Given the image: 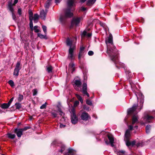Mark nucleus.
I'll list each match as a JSON object with an SVG mask.
<instances>
[{
  "label": "nucleus",
  "instance_id": "nucleus-1",
  "mask_svg": "<svg viewBox=\"0 0 155 155\" xmlns=\"http://www.w3.org/2000/svg\"><path fill=\"white\" fill-rule=\"evenodd\" d=\"M107 45V53L110 57L111 60L116 64L118 61L119 54L117 50L113 45V36L111 34L109 35L107 40L105 41Z\"/></svg>",
  "mask_w": 155,
  "mask_h": 155
},
{
  "label": "nucleus",
  "instance_id": "nucleus-2",
  "mask_svg": "<svg viewBox=\"0 0 155 155\" xmlns=\"http://www.w3.org/2000/svg\"><path fill=\"white\" fill-rule=\"evenodd\" d=\"M74 0H68L67 7L64 10V15H61L59 18V21L61 24L65 25L67 21V18L72 17L73 14L72 12L75 10Z\"/></svg>",
  "mask_w": 155,
  "mask_h": 155
},
{
  "label": "nucleus",
  "instance_id": "nucleus-3",
  "mask_svg": "<svg viewBox=\"0 0 155 155\" xmlns=\"http://www.w3.org/2000/svg\"><path fill=\"white\" fill-rule=\"evenodd\" d=\"M131 138V134L129 130H126L124 137V140L126 144L127 147H130L131 146H134L135 145L136 141L135 140L132 142L130 141Z\"/></svg>",
  "mask_w": 155,
  "mask_h": 155
},
{
  "label": "nucleus",
  "instance_id": "nucleus-4",
  "mask_svg": "<svg viewBox=\"0 0 155 155\" xmlns=\"http://www.w3.org/2000/svg\"><path fill=\"white\" fill-rule=\"evenodd\" d=\"M70 112L71 114V122L72 124H75L77 123L78 118L76 115L74 109L72 108Z\"/></svg>",
  "mask_w": 155,
  "mask_h": 155
},
{
  "label": "nucleus",
  "instance_id": "nucleus-5",
  "mask_svg": "<svg viewBox=\"0 0 155 155\" xmlns=\"http://www.w3.org/2000/svg\"><path fill=\"white\" fill-rule=\"evenodd\" d=\"M82 18V17L73 18L71 21L70 28L73 27L74 25H77L79 24Z\"/></svg>",
  "mask_w": 155,
  "mask_h": 155
},
{
  "label": "nucleus",
  "instance_id": "nucleus-6",
  "mask_svg": "<svg viewBox=\"0 0 155 155\" xmlns=\"http://www.w3.org/2000/svg\"><path fill=\"white\" fill-rule=\"evenodd\" d=\"M82 92L84 95H86L88 97L90 95L87 92V85L86 83H84L82 84Z\"/></svg>",
  "mask_w": 155,
  "mask_h": 155
},
{
  "label": "nucleus",
  "instance_id": "nucleus-7",
  "mask_svg": "<svg viewBox=\"0 0 155 155\" xmlns=\"http://www.w3.org/2000/svg\"><path fill=\"white\" fill-rule=\"evenodd\" d=\"M74 47H70L69 50V54L68 58L71 60L74 59L73 56L74 50Z\"/></svg>",
  "mask_w": 155,
  "mask_h": 155
},
{
  "label": "nucleus",
  "instance_id": "nucleus-8",
  "mask_svg": "<svg viewBox=\"0 0 155 155\" xmlns=\"http://www.w3.org/2000/svg\"><path fill=\"white\" fill-rule=\"evenodd\" d=\"M80 117L82 120L85 121H87L88 120L89 117L90 118H91L89 114L86 112L82 113L81 114Z\"/></svg>",
  "mask_w": 155,
  "mask_h": 155
},
{
  "label": "nucleus",
  "instance_id": "nucleus-9",
  "mask_svg": "<svg viewBox=\"0 0 155 155\" xmlns=\"http://www.w3.org/2000/svg\"><path fill=\"white\" fill-rule=\"evenodd\" d=\"M23 131L21 128H16L14 130V133L16 134L18 137H20L23 135Z\"/></svg>",
  "mask_w": 155,
  "mask_h": 155
},
{
  "label": "nucleus",
  "instance_id": "nucleus-10",
  "mask_svg": "<svg viewBox=\"0 0 155 155\" xmlns=\"http://www.w3.org/2000/svg\"><path fill=\"white\" fill-rule=\"evenodd\" d=\"M137 106V104H134L131 108L128 109L127 110L128 114H133L136 110Z\"/></svg>",
  "mask_w": 155,
  "mask_h": 155
},
{
  "label": "nucleus",
  "instance_id": "nucleus-11",
  "mask_svg": "<svg viewBox=\"0 0 155 155\" xmlns=\"http://www.w3.org/2000/svg\"><path fill=\"white\" fill-rule=\"evenodd\" d=\"M46 15V12H45V11L44 10H42L41 11L40 17L41 19L44 20H45Z\"/></svg>",
  "mask_w": 155,
  "mask_h": 155
},
{
  "label": "nucleus",
  "instance_id": "nucleus-12",
  "mask_svg": "<svg viewBox=\"0 0 155 155\" xmlns=\"http://www.w3.org/2000/svg\"><path fill=\"white\" fill-rule=\"evenodd\" d=\"M74 83V86H76L79 87H81L82 85V83L80 80H75Z\"/></svg>",
  "mask_w": 155,
  "mask_h": 155
},
{
  "label": "nucleus",
  "instance_id": "nucleus-13",
  "mask_svg": "<svg viewBox=\"0 0 155 155\" xmlns=\"http://www.w3.org/2000/svg\"><path fill=\"white\" fill-rule=\"evenodd\" d=\"M22 68V65L21 64L20 61H18L16 64L15 69L20 70Z\"/></svg>",
  "mask_w": 155,
  "mask_h": 155
},
{
  "label": "nucleus",
  "instance_id": "nucleus-14",
  "mask_svg": "<svg viewBox=\"0 0 155 155\" xmlns=\"http://www.w3.org/2000/svg\"><path fill=\"white\" fill-rule=\"evenodd\" d=\"M52 0H47L45 3V7L46 8L48 9L51 5Z\"/></svg>",
  "mask_w": 155,
  "mask_h": 155
},
{
  "label": "nucleus",
  "instance_id": "nucleus-15",
  "mask_svg": "<svg viewBox=\"0 0 155 155\" xmlns=\"http://www.w3.org/2000/svg\"><path fill=\"white\" fill-rule=\"evenodd\" d=\"M145 118L146 119L147 122H150V120L153 119V117L152 116H150L147 114L145 116Z\"/></svg>",
  "mask_w": 155,
  "mask_h": 155
},
{
  "label": "nucleus",
  "instance_id": "nucleus-16",
  "mask_svg": "<svg viewBox=\"0 0 155 155\" xmlns=\"http://www.w3.org/2000/svg\"><path fill=\"white\" fill-rule=\"evenodd\" d=\"M10 106V105L8 104V103H3L2 104L1 106H0L1 108L3 109H6L8 108Z\"/></svg>",
  "mask_w": 155,
  "mask_h": 155
},
{
  "label": "nucleus",
  "instance_id": "nucleus-17",
  "mask_svg": "<svg viewBox=\"0 0 155 155\" xmlns=\"http://www.w3.org/2000/svg\"><path fill=\"white\" fill-rule=\"evenodd\" d=\"M53 69V68L50 65H49L48 66L46 67V71L49 73H50L52 72V71Z\"/></svg>",
  "mask_w": 155,
  "mask_h": 155
},
{
  "label": "nucleus",
  "instance_id": "nucleus-18",
  "mask_svg": "<svg viewBox=\"0 0 155 155\" xmlns=\"http://www.w3.org/2000/svg\"><path fill=\"white\" fill-rule=\"evenodd\" d=\"M13 4L11 2H9L8 4V8L9 10L12 13L13 12L14 9L12 7Z\"/></svg>",
  "mask_w": 155,
  "mask_h": 155
},
{
  "label": "nucleus",
  "instance_id": "nucleus-19",
  "mask_svg": "<svg viewBox=\"0 0 155 155\" xmlns=\"http://www.w3.org/2000/svg\"><path fill=\"white\" fill-rule=\"evenodd\" d=\"M38 36L40 38L42 39H48V37H47L46 35H43L41 33H38Z\"/></svg>",
  "mask_w": 155,
  "mask_h": 155
},
{
  "label": "nucleus",
  "instance_id": "nucleus-20",
  "mask_svg": "<svg viewBox=\"0 0 155 155\" xmlns=\"http://www.w3.org/2000/svg\"><path fill=\"white\" fill-rule=\"evenodd\" d=\"M56 112L57 111L55 110H52L51 112V115L53 118H54L57 117V114Z\"/></svg>",
  "mask_w": 155,
  "mask_h": 155
},
{
  "label": "nucleus",
  "instance_id": "nucleus-21",
  "mask_svg": "<svg viewBox=\"0 0 155 155\" xmlns=\"http://www.w3.org/2000/svg\"><path fill=\"white\" fill-rule=\"evenodd\" d=\"M96 0H88L86 3L87 5L91 6L95 2Z\"/></svg>",
  "mask_w": 155,
  "mask_h": 155
},
{
  "label": "nucleus",
  "instance_id": "nucleus-22",
  "mask_svg": "<svg viewBox=\"0 0 155 155\" xmlns=\"http://www.w3.org/2000/svg\"><path fill=\"white\" fill-rule=\"evenodd\" d=\"M107 136L110 142L114 141V138L113 135L111 134H108Z\"/></svg>",
  "mask_w": 155,
  "mask_h": 155
},
{
  "label": "nucleus",
  "instance_id": "nucleus-23",
  "mask_svg": "<svg viewBox=\"0 0 155 155\" xmlns=\"http://www.w3.org/2000/svg\"><path fill=\"white\" fill-rule=\"evenodd\" d=\"M33 13L31 10H29V20H33Z\"/></svg>",
  "mask_w": 155,
  "mask_h": 155
},
{
  "label": "nucleus",
  "instance_id": "nucleus-24",
  "mask_svg": "<svg viewBox=\"0 0 155 155\" xmlns=\"http://www.w3.org/2000/svg\"><path fill=\"white\" fill-rule=\"evenodd\" d=\"M7 135L9 138L12 139H14L15 137V134H12L11 133H8Z\"/></svg>",
  "mask_w": 155,
  "mask_h": 155
},
{
  "label": "nucleus",
  "instance_id": "nucleus-25",
  "mask_svg": "<svg viewBox=\"0 0 155 155\" xmlns=\"http://www.w3.org/2000/svg\"><path fill=\"white\" fill-rule=\"evenodd\" d=\"M129 83L132 90H134L135 89L137 88L135 84L132 81H130Z\"/></svg>",
  "mask_w": 155,
  "mask_h": 155
},
{
  "label": "nucleus",
  "instance_id": "nucleus-26",
  "mask_svg": "<svg viewBox=\"0 0 155 155\" xmlns=\"http://www.w3.org/2000/svg\"><path fill=\"white\" fill-rule=\"evenodd\" d=\"M39 17V15L37 14H35L34 15L33 17V20L34 22H35L36 21H38Z\"/></svg>",
  "mask_w": 155,
  "mask_h": 155
},
{
  "label": "nucleus",
  "instance_id": "nucleus-27",
  "mask_svg": "<svg viewBox=\"0 0 155 155\" xmlns=\"http://www.w3.org/2000/svg\"><path fill=\"white\" fill-rule=\"evenodd\" d=\"M72 41L70 40L69 38H68L66 40L67 45L68 46H70V47H71V45H72Z\"/></svg>",
  "mask_w": 155,
  "mask_h": 155
},
{
  "label": "nucleus",
  "instance_id": "nucleus-28",
  "mask_svg": "<svg viewBox=\"0 0 155 155\" xmlns=\"http://www.w3.org/2000/svg\"><path fill=\"white\" fill-rule=\"evenodd\" d=\"M15 106L16 107V109L19 110L21 107V104L18 103H16L15 104Z\"/></svg>",
  "mask_w": 155,
  "mask_h": 155
},
{
  "label": "nucleus",
  "instance_id": "nucleus-29",
  "mask_svg": "<svg viewBox=\"0 0 155 155\" xmlns=\"http://www.w3.org/2000/svg\"><path fill=\"white\" fill-rule=\"evenodd\" d=\"M30 21V23H29V27L31 29V31H33L34 30V28L33 26V20H29Z\"/></svg>",
  "mask_w": 155,
  "mask_h": 155
},
{
  "label": "nucleus",
  "instance_id": "nucleus-30",
  "mask_svg": "<svg viewBox=\"0 0 155 155\" xmlns=\"http://www.w3.org/2000/svg\"><path fill=\"white\" fill-rule=\"evenodd\" d=\"M151 127V126L150 125H148L146 126V130L147 133H148L150 132Z\"/></svg>",
  "mask_w": 155,
  "mask_h": 155
},
{
  "label": "nucleus",
  "instance_id": "nucleus-31",
  "mask_svg": "<svg viewBox=\"0 0 155 155\" xmlns=\"http://www.w3.org/2000/svg\"><path fill=\"white\" fill-rule=\"evenodd\" d=\"M137 120L138 119L137 117L135 116H134L132 117V124L133 125L134 124Z\"/></svg>",
  "mask_w": 155,
  "mask_h": 155
},
{
  "label": "nucleus",
  "instance_id": "nucleus-32",
  "mask_svg": "<svg viewBox=\"0 0 155 155\" xmlns=\"http://www.w3.org/2000/svg\"><path fill=\"white\" fill-rule=\"evenodd\" d=\"M8 83L12 87H13L15 86L14 83L12 80L9 81Z\"/></svg>",
  "mask_w": 155,
  "mask_h": 155
},
{
  "label": "nucleus",
  "instance_id": "nucleus-33",
  "mask_svg": "<svg viewBox=\"0 0 155 155\" xmlns=\"http://www.w3.org/2000/svg\"><path fill=\"white\" fill-rule=\"evenodd\" d=\"M140 110L143 107V104L144 103V99L143 97V98H141L140 99Z\"/></svg>",
  "mask_w": 155,
  "mask_h": 155
},
{
  "label": "nucleus",
  "instance_id": "nucleus-34",
  "mask_svg": "<svg viewBox=\"0 0 155 155\" xmlns=\"http://www.w3.org/2000/svg\"><path fill=\"white\" fill-rule=\"evenodd\" d=\"M23 99V96L22 95L19 94L18 98V101L21 102Z\"/></svg>",
  "mask_w": 155,
  "mask_h": 155
},
{
  "label": "nucleus",
  "instance_id": "nucleus-35",
  "mask_svg": "<svg viewBox=\"0 0 155 155\" xmlns=\"http://www.w3.org/2000/svg\"><path fill=\"white\" fill-rule=\"evenodd\" d=\"M19 71L20 70L15 69L13 72L14 75H15L16 76H18L19 75Z\"/></svg>",
  "mask_w": 155,
  "mask_h": 155
},
{
  "label": "nucleus",
  "instance_id": "nucleus-36",
  "mask_svg": "<svg viewBox=\"0 0 155 155\" xmlns=\"http://www.w3.org/2000/svg\"><path fill=\"white\" fill-rule=\"evenodd\" d=\"M65 146L64 145H61V150L59 151V152L61 153H62L64 151L65 149Z\"/></svg>",
  "mask_w": 155,
  "mask_h": 155
},
{
  "label": "nucleus",
  "instance_id": "nucleus-37",
  "mask_svg": "<svg viewBox=\"0 0 155 155\" xmlns=\"http://www.w3.org/2000/svg\"><path fill=\"white\" fill-rule=\"evenodd\" d=\"M42 27L43 29V31L45 34H47V28L46 26L44 25H42Z\"/></svg>",
  "mask_w": 155,
  "mask_h": 155
},
{
  "label": "nucleus",
  "instance_id": "nucleus-38",
  "mask_svg": "<svg viewBox=\"0 0 155 155\" xmlns=\"http://www.w3.org/2000/svg\"><path fill=\"white\" fill-rule=\"evenodd\" d=\"M38 26L37 25L35 26L34 28V31L36 33H38L40 31L39 29H38Z\"/></svg>",
  "mask_w": 155,
  "mask_h": 155
},
{
  "label": "nucleus",
  "instance_id": "nucleus-39",
  "mask_svg": "<svg viewBox=\"0 0 155 155\" xmlns=\"http://www.w3.org/2000/svg\"><path fill=\"white\" fill-rule=\"evenodd\" d=\"M84 53V52H82L79 51V54H78V59L79 60H81V57L82 56Z\"/></svg>",
  "mask_w": 155,
  "mask_h": 155
},
{
  "label": "nucleus",
  "instance_id": "nucleus-40",
  "mask_svg": "<svg viewBox=\"0 0 155 155\" xmlns=\"http://www.w3.org/2000/svg\"><path fill=\"white\" fill-rule=\"evenodd\" d=\"M86 104L88 105L91 106L92 105V101L88 99L86 100Z\"/></svg>",
  "mask_w": 155,
  "mask_h": 155
},
{
  "label": "nucleus",
  "instance_id": "nucleus-41",
  "mask_svg": "<svg viewBox=\"0 0 155 155\" xmlns=\"http://www.w3.org/2000/svg\"><path fill=\"white\" fill-rule=\"evenodd\" d=\"M83 109L87 111H89L90 107L87 105H84L83 106Z\"/></svg>",
  "mask_w": 155,
  "mask_h": 155
},
{
  "label": "nucleus",
  "instance_id": "nucleus-42",
  "mask_svg": "<svg viewBox=\"0 0 155 155\" xmlns=\"http://www.w3.org/2000/svg\"><path fill=\"white\" fill-rule=\"evenodd\" d=\"M31 128V127H30V126H26V127H24V128H21L22 130V131H25V130H26L28 129H30Z\"/></svg>",
  "mask_w": 155,
  "mask_h": 155
},
{
  "label": "nucleus",
  "instance_id": "nucleus-43",
  "mask_svg": "<svg viewBox=\"0 0 155 155\" xmlns=\"http://www.w3.org/2000/svg\"><path fill=\"white\" fill-rule=\"evenodd\" d=\"M74 65H75L74 63L72 62L71 61L69 64V67L70 68H72L74 67Z\"/></svg>",
  "mask_w": 155,
  "mask_h": 155
},
{
  "label": "nucleus",
  "instance_id": "nucleus-44",
  "mask_svg": "<svg viewBox=\"0 0 155 155\" xmlns=\"http://www.w3.org/2000/svg\"><path fill=\"white\" fill-rule=\"evenodd\" d=\"M47 103V102H45L44 104H43L40 107L41 109H43L45 108L46 107V105Z\"/></svg>",
  "mask_w": 155,
  "mask_h": 155
},
{
  "label": "nucleus",
  "instance_id": "nucleus-45",
  "mask_svg": "<svg viewBox=\"0 0 155 155\" xmlns=\"http://www.w3.org/2000/svg\"><path fill=\"white\" fill-rule=\"evenodd\" d=\"M79 102L78 101H75L74 103V107H77L79 104Z\"/></svg>",
  "mask_w": 155,
  "mask_h": 155
},
{
  "label": "nucleus",
  "instance_id": "nucleus-46",
  "mask_svg": "<svg viewBox=\"0 0 155 155\" xmlns=\"http://www.w3.org/2000/svg\"><path fill=\"white\" fill-rule=\"evenodd\" d=\"M87 34V32L86 31H84L81 35V37H85L86 36Z\"/></svg>",
  "mask_w": 155,
  "mask_h": 155
},
{
  "label": "nucleus",
  "instance_id": "nucleus-47",
  "mask_svg": "<svg viewBox=\"0 0 155 155\" xmlns=\"http://www.w3.org/2000/svg\"><path fill=\"white\" fill-rule=\"evenodd\" d=\"M88 54L89 56H92L94 54V52L92 51H90L88 52Z\"/></svg>",
  "mask_w": 155,
  "mask_h": 155
},
{
  "label": "nucleus",
  "instance_id": "nucleus-48",
  "mask_svg": "<svg viewBox=\"0 0 155 155\" xmlns=\"http://www.w3.org/2000/svg\"><path fill=\"white\" fill-rule=\"evenodd\" d=\"M38 91L36 89H35L33 90V95L35 96L37 94Z\"/></svg>",
  "mask_w": 155,
  "mask_h": 155
},
{
  "label": "nucleus",
  "instance_id": "nucleus-49",
  "mask_svg": "<svg viewBox=\"0 0 155 155\" xmlns=\"http://www.w3.org/2000/svg\"><path fill=\"white\" fill-rule=\"evenodd\" d=\"M12 18L15 21L16 20V16L13 12L12 13Z\"/></svg>",
  "mask_w": 155,
  "mask_h": 155
},
{
  "label": "nucleus",
  "instance_id": "nucleus-50",
  "mask_svg": "<svg viewBox=\"0 0 155 155\" xmlns=\"http://www.w3.org/2000/svg\"><path fill=\"white\" fill-rule=\"evenodd\" d=\"M14 99V97H12L9 101L8 102V104L10 106L11 105V104L12 102L13 101V100Z\"/></svg>",
  "mask_w": 155,
  "mask_h": 155
},
{
  "label": "nucleus",
  "instance_id": "nucleus-51",
  "mask_svg": "<svg viewBox=\"0 0 155 155\" xmlns=\"http://www.w3.org/2000/svg\"><path fill=\"white\" fill-rule=\"evenodd\" d=\"M85 49V47H84L83 46L81 47L80 48V50L79 51H81L82 52H84V50Z\"/></svg>",
  "mask_w": 155,
  "mask_h": 155
},
{
  "label": "nucleus",
  "instance_id": "nucleus-52",
  "mask_svg": "<svg viewBox=\"0 0 155 155\" xmlns=\"http://www.w3.org/2000/svg\"><path fill=\"white\" fill-rule=\"evenodd\" d=\"M73 150L71 148H69L68 149V153H73Z\"/></svg>",
  "mask_w": 155,
  "mask_h": 155
},
{
  "label": "nucleus",
  "instance_id": "nucleus-53",
  "mask_svg": "<svg viewBox=\"0 0 155 155\" xmlns=\"http://www.w3.org/2000/svg\"><path fill=\"white\" fill-rule=\"evenodd\" d=\"M18 13L19 15H21V8L18 9Z\"/></svg>",
  "mask_w": 155,
  "mask_h": 155
},
{
  "label": "nucleus",
  "instance_id": "nucleus-54",
  "mask_svg": "<svg viewBox=\"0 0 155 155\" xmlns=\"http://www.w3.org/2000/svg\"><path fill=\"white\" fill-rule=\"evenodd\" d=\"M100 24L101 26L103 27H104L105 26V24L102 22H100Z\"/></svg>",
  "mask_w": 155,
  "mask_h": 155
},
{
  "label": "nucleus",
  "instance_id": "nucleus-55",
  "mask_svg": "<svg viewBox=\"0 0 155 155\" xmlns=\"http://www.w3.org/2000/svg\"><path fill=\"white\" fill-rule=\"evenodd\" d=\"M62 0H54L55 3L56 4L59 3Z\"/></svg>",
  "mask_w": 155,
  "mask_h": 155
},
{
  "label": "nucleus",
  "instance_id": "nucleus-56",
  "mask_svg": "<svg viewBox=\"0 0 155 155\" xmlns=\"http://www.w3.org/2000/svg\"><path fill=\"white\" fill-rule=\"evenodd\" d=\"M76 96L78 100H80L82 98L78 94H76Z\"/></svg>",
  "mask_w": 155,
  "mask_h": 155
},
{
  "label": "nucleus",
  "instance_id": "nucleus-57",
  "mask_svg": "<svg viewBox=\"0 0 155 155\" xmlns=\"http://www.w3.org/2000/svg\"><path fill=\"white\" fill-rule=\"evenodd\" d=\"M133 129V127L132 125H130L129 127V129L128 130H129V131L130 130H132Z\"/></svg>",
  "mask_w": 155,
  "mask_h": 155
},
{
  "label": "nucleus",
  "instance_id": "nucleus-58",
  "mask_svg": "<svg viewBox=\"0 0 155 155\" xmlns=\"http://www.w3.org/2000/svg\"><path fill=\"white\" fill-rule=\"evenodd\" d=\"M65 126H66L65 125L62 124H60V128H64L65 127Z\"/></svg>",
  "mask_w": 155,
  "mask_h": 155
},
{
  "label": "nucleus",
  "instance_id": "nucleus-59",
  "mask_svg": "<svg viewBox=\"0 0 155 155\" xmlns=\"http://www.w3.org/2000/svg\"><path fill=\"white\" fill-rule=\"evenodd\" d=\"M86 9H87L86 8H85L83 7H82L81 8V11H85V10H86Z\"/></svg>",
  "mask_w": 155,
  "mask_h": 155
},
{
  "label": "nucleus",
  "instance_id": "nucleus-60",
  "mask_svg": "<svg viewBox=\"0 0 155 155\" xmlns=\"http://www.w3.org/2000/svg\"><path fill=\"white\" fill-rule=\"evenodd\" d=\"M118 152H120L121 153L123 154L124 155L125 154V151H124L122 150H119Z\"/></svg>",
  "mask_w": 155,
  "mask_h": 155
},
{
  "label": "nucleus",
  "instance_id": "nucleus-61",
  "mask_svg": "<svg viewBox=\"0 0 155 155\" xmlns=\"http://www.w3.org/2000/svg\"><path fill=\"white\" fill-rule=\"evenodd\" d=\"M105 140V143H106L107 144V145H108L109 144V142L108 141V140H107V139H105L104 140Z\"/></svg>",
  "mask_w": 155,
  "mask_h": 155
},
{
  "label": "nucleus",
  "instance_id": "nucleus-62",
  "mask_svg": "<svg viewBox=\"0 0 155 155\" xmlns=\"http://www.w3.org/2000/svg\"><path fill=\"white\" fill-rule=\"evenodd\" d=\"M87 0H80V2L81 3H83L86 1Z\"/></svg>",
  "mask_w": 155,
  "mask_h": 155
},
{
  "label": "nucleus",
  "instance_id": "nucleus-63",
  "mask_svg": "<svg viewBox=\"0 0 155 155\" xmlns=\"http://www.w3.org/2000/svg\"><path fill=\"white\" fill-rule=\"evenodd\" d=\"M75 89L77 90V91H78L79 90V88H78V87L77 86H74Z\"/></svg>",
  "mask_w": 155,
  "mask_h": 155
},
{
  "label": "nucleus",
  "instance_id": "nucleus-64",
  "mask_svg": "<svg viewBox=\"0 0 155 155\" xmlns=\"http://www.w3.org/2000/svg\"><path fill=\"white\" fill-rule=\"evenodd\" d=\"M87 35L88 37H90L91 36L92 34L91 33H89L87 34Z\"/></svg>",
  "mask_w": 155,
  "mask_h": 155
}]
</instances>
